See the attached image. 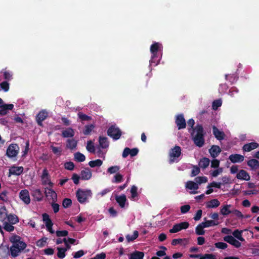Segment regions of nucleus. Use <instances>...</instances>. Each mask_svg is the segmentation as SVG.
Returning a JSON list of instances; mask_svg holds the SVG:
<instances>
[{"label": "nucleus", "instance_id": "nucleus-14", "mask_svg": "<svg viewBox=\"0 0 259 259\" xmlns=\"http://www.w3.org/2000/svg\"><path fill=\"white\" fill-rule=\"evenodd\" d=\"M236 178L238 180L248 181L250 180L249 174L245 170L241 169L236 174Z\"/></svg>", "mask_w": 259, "mask_h": 259}, {"label": "nucleus", "instance_id": "nucleus-15", "mask_svg": "<svg viewBox=\"0 0 259 259\" xmlns=\"http://www.w3.org/2000/svg\"><path fill=\"white\" fill-rule=\"evenodd\" d=\"M115 199L121 208H124L128 205L126 197L124 194L116 196Z\"/></svg>", "mask_w": 259, "mask_h": 259}, {"label": "nucleus", "instance_id": "nucleus-47", "mask_svg": "<svg viewBox=\"0 0 259 259\" xmlns=\"http://www.w3.org/2000/svg\"><path fill=\"white\" fill-rule=\"evenodd\" d=\"M202 224L203 225V227H204V228H207L211 226H215L218 224V223H215L214 221L212 220H208L202 223Z\"/></svg>", "mask_w": 259, "mask_h": 259}, {"label": "nucleus", "instance_id": "nucleus-61", "mask_svg": "<svg viewBox=\"0 0 259 259\" xmlns=\"http://www.w3.org/2000/svg\"><path fill=\"white\" fill-rule=\"evenodd\" d=\"M64 167L66 169L71 170L73 169L74 165L73 162H67L64 164Z\"/></svg>", "mask_w": 259, "mask_h": 259}, {"label": "nucleus", "instance_id": "nucleus-27", "mask_svg": "<svg viewBox=\"0 0 259 259\" xmlns=\"http://www.w3.org/2000/svg\"><path fill=\"white\" fill-rule=\"evenodd\" d=\"M92 176L91 171L89 169H85L81 171L80 179L84 180H90Z\"/></svg>", "mask_w": 259, "mask_h": 259}, {"label": "nucleus", "instance_id": "nucleus-60", "mask_svg": "<svg viewBox=\"0 0 259 259\" xmlns=\"http://www.w3.org/2000/svg\"><path fill=\"white\" fill-rule=\"evenodd\" d=\"M78 117L82 120H90L91 119V117L85 114H83L82 113L79 112L78 113Z\"/></svg>", "mask_w": 259, "mask_h": 259}, {"label": "nucleus", "instance_id": "nucleus-24", "mask_svg": "<svg viewBox=\"0 0 259 259\" xmlns=\"http://www.w3.org/2000/svg\"><path fill=\"white\" fill-rule=\"evenodd\" d=\"M220 205V201L217 199H213L205 203V206L207 208H214Z\"/></svg>", "mask_w": 259, "mask_h": 259}, {"label": "nucleus", "instance_id": "nucleus-16", "mask_svg": "<svg viewBox=\"0 0 259 259\" xmlns=\"http://www.w3.org/2000/svg\"><path fill=\"white\" fill-rule=\"evenodd\" d=\"M19 197L25 203L29 204L30 202L29 193L28 190L25 189L21 190L19 193Z\"/></svg>", "mask_w": 259, "mask_h": 259}, {"label": "nucleus", "instance_id": "nucleus-50", "mask_svg": "<svg viewBox=\"0 0 259 259\" xmlns=\"http://www.w3.org/2000/svg\"><path fill=\"white\" fill-rule=\"evenodd\" d=\"M232 214L238 219H242L244 218V215L239 210L236 209H233Z\"/></svg>", "mask_w": 259, "mask_h": 259}, {"label": "nucleus", "instance_id": "nucleus-33", "mask_svg": "<svg viewBox=\"0 0 259 259\" xmlns=\"http://www.w3.org/2000/svg\"><path fill=\"white\" fill-rule=\"evenodd\" d=\"M144 253L140 251H135L130 255L129 259H143Z\"/></svg>", "mask_w": 259, "mask_h": 259}, {"label": "nucleus", "instance_id": "nucleus-21", "mask_svg": "<svg viewBox=\"0 0 259 259\" xmlns=\"http://www.w3.org/2000/svg\"><path fill=\"white\" fill-rule=\"evenodd\" d=\"M229 159L232 163H239L244 159V156L240 154H231L229 156Z\"/></svg>", "mask_w": 259, "mask_h": 259}, {"label": "nucleus", "instance_id": "nucleus-25", "mask_svg": "<svg viewBox=\"0 0 259 259\" xmlns=\"http://www.w3.org/2000/svg\"><path fill=\"white\" fill-rule=\"evenodd\" d=\"M45 194L46 196L52 199L53 201H55L57 199V194L56 192L49 188H46L45 189Z\"/></svg>", "mask_w": 259, "mask_h": 259}, {"label": "nucleus", "instance_id": "nucleus-34", "mask_svg": "<svg viewBox=\"0 0 259 259\" xmlns=\"http://www.w3.org/2000/svg\"><path fill=\"white\" fill-rule=\"evenodd\" d=\"M243 230H235L233 233L232 234L234 238H237L240 241H244V239L242 236V233H243Z\"/></svg>", "mask_w": 259, "mask_h": 259}, {"label": "nucleus", "instance_id": "nucleus-10", "mask_svg": "<svg viewBox=\"0 0 259 259\" xmlns=\"http://www.w3.org/2000/svg\"><path fill=\"white\" fill-rule=\"evenodd\" d=\"M186 188L190 190V193L196 194L199 188L198 184L193 181H188L186 183Z\"/></svg>", "mask_w": 259, "mask_h": 259}, {"label": "nucleus", "instance_id": "nucleus-17", "mask_svg": "<svg viewBox=\"0 0 259 259\" xmlns=\"http://www.w3.org/2000/svg\"><path fill=\"white\" fill-rule=\"evenodd\" d=\"M138 188L135 185L131 187L130 189L131 195L129 198L132 201H137L139 199Z\"/></svg>", "mask_w": 259, "mask_h": 259}, {"label": "nucleus", "instance_id": "nucleus-41", "mask_svg": "<svg viewBox=\"0 0 259 259\" xmlns=\"http://www.w3.org/2000/svg\"><path fill=\"white\" fill-rule=\"evenodd\" d=\"M199 259H217V255L213 253L200 254Z\"/></svg>", "mask_w": 259, "mask_h": 259}, {"label": "nucleus", "instance_id": "nucleus-46", "mask_svg": "<svg viewBox=\"0 0 259 259\" xmlns=\"http://www.w3.org/2000/svg\"><path fill=\"white\" fill-rule=\"evenodd\" d=\"M2 72L3 73L4 78L6 80H11L12 79L13 73L11 71L4 70Z\"/></svg>", "mask_w": 259, "mask_h": 259}, {"label": "nucleus", "instance_id": "nucleus-13", "mask_svg": "<svg viewBox=\"0 0 259 259\" xmlns=\"http://www.w3.org/2000/svg\"><path fill=\"white\" fill-rule=\"evenodd\" d=\"M224 240L236 248L240 247L241 245L239 241L237 240L233 236L231 235L225 236L224 237Z\"/></svg>", "mask_w": 259, "mask_h": 259}, {"label": "nucleus", "instance_id": "nucleus-51", "mask_svg": "<svg viewBox=\"0 0 259 259\" xmlns=\"http://www.w3.org/2000/svg\"><path fill=\"white\" fill-rule=\"evenodd\" d=\"M87 149L90 152L94 153L95 152V146L92 141H89L88 142Z\"/></svg>", "mask_w": 259, "mask_h": 259}, {"label": "nucleus", "instance_id": "nucleus-43", "mask_svg": "<svg viewBox=\"0 0 259 259\" xmlns=\"http://www.w3.org/2000/svg\"><path fill=\"white\" fill-rule=\"evenodd\" d=\"M139 235V233L137 231H135L133 235L128 234L126 236V239L128 242L132 241L135 240Z\"/></svg>", "mask_w": 259, "mask_h": 259}, {"label": "nucleus", "instance_id": "nucleus-1", "mask_svg": "<svg viewBox=\"0 0 259 259\" xmlns=\"http://www.w3.org/2000/svg\"><path fill=\"white\" fill-rule=\"evenodd\" d=\"M10 241L13 244L10 248V251L13 257L19 255L27 246L26 244L21 240L20 237L13 235L10 238Z\"/></svg>", "mask_w": 259, "mask_h": 259}, {"label": "nucleus", "instance_id": "nucleus-49", "mask_svg": "<svg viewBox=\"0 0 259 259\" xmlns=\"http://www.w3.org/2000/svg\"><path fill=\"white\" fill-rule=\"evenodd\" d=\"M47 238L46 237H44L39 239L36 242L37 246L39 247H42L45 246L47 244Z\"/></svg>", "mask_w": 259, "mask_h": 259}, {"label": "nucleus", "instance_id": "nucleus-28", "mask_svg": "<svg viewBox=\"0 0 259 259\" xmlns=\"http://www.w3.org/2000/svg\"><path fill=\"white\" fill-rule=\"evenodd\" d=\"M221 150L218 146L213 145L209 149V153L211 156L214 158L217 157L221 152Z\"/></svg>", "mask_w": 259, "mask_h": 259}, {"label": "nucleus", "instance_id": "nucleus-8", "mask_svg": "<svg viewBox=\"0 0 259 259\" xmlns=\"http://www.w3.org/2000/svg\"><path fill=\"white\" fill-rule=\"evenodd\" d=\"M189 224L188 222H184L175 225L172 228L169 230L170 233H177L182 229H186L188 228Z\"/></svg>", "mask_w": 259, "mask_h": 259}, {"label": "nucleus", "instance_id": "nucleus-20", "mask_svg": "<svg viewBox=\"0 0 259 259\" xmlns=\"http://www.w3.org/2000/svg\"><path fill=\"white\" fill-rule=\"evenodd\" d=\"M8 211L6 207H2L0 208V230H1V224L7 221L8 217Z\"/></svg>", "mask_w": 259, "mask_h": 259}, {"label": "nucleus", "instance_id": "nucleus-45", "mask_svg": "<svg viewBox=\"0 0 259 259\" xmlns=\"http://www.w3.org/2000/svg\"><path fill=\"white\" fill-rule=\"evenodd\" d=\"M119 169L120 167L117 165L112 166L108 168L107 172L110 174H117Z\"/></svg>", "mask_w": 259, "mask_h": 259}, {"label": "nucleus", "instance_id": "nucleus-38", "mask_svg": "<svg viewBox=\"0 0 259 259\" xmlns=\"http://www.w3.org/2000/svg\"><path fill=\"white\" fill-rule=\"evenodd\" d=\"M57 256L60 259L64 258L65 256V252L67 250V248L57 247Z\"/></svg>", "mask_w": 259, "mask_h": 259}, {"label": "nucleus", "instance_id": "nucleus-5", "mask_svg": "<svg viewBox=\"0 0 259 259\" xmlns=\"http://www.w3.org/2000/svg\"><path fill=\"white\" fill-rule=\"evenodd\" d=\"M108 135L113 139L117 140L120 138L121 132L118 127L112 126L108 130Z\"/></svg>", "mask_w": 259, "mask_h": 259}, {"label": "nucleus", "instance_id": "nucleus-32", "mask_svg": "<svg viewBox=\"0 0 259 259\" xmlns=\"http://www.w3.org/2000/svg\"><path fill=\"white\" fill-rule=\"evenodd\" d=\"M213 133L215 138L218 140H222L224 138V134L223 132L219 131L215 126L213 127Z\"/></svg>", "mask_w": 259, "mask_h": 259}, {"label": "nucleus", "instance_id": "nucleus-62", "mask_svg": "<svg viewBox=\"0 0 259 259\" xmlns=\"http://www.w3.org/2000/svg\"><path fill=\"white\" fill-rule=\"evenodd\" d=\"M56 233L58 237H64L68 235V232L66 230L57 231Z\"/></svg>", "mask_w": 259, "mask_h": 259}, {"label": "nucleus", "instance_id": "nucleus-56", "mask_svg": "<svg viewBox=\"0 0 259 259\" xmlns=\"http://www.w3.org/2000/svg\"><path fill=\"white\" fill-rule=\"evenodd\" d=\"M71 203L72 201L71 199L68 198H65L63 201L62 205L64 208H67L70 206Z\"/></svg>", "mask_w": 259, "mask_h": 259}, {"label": "nucleus", "instance_id": "nucleus-31", "mask_svg": "<svg viewBox=\"0 0 259 259\" xmlns=\"http://www.w3.org/2000/svg\"><path fill=\"white\" fill-rule=\"evenodd\" d=\"M74 135V131L71 128H67L62 131V135L64 138L72 137Z\"/></svg>", "mask_w": 259, "mask_h": 259}, {"label": "nucleus", "instance_id": "nucleus-37", "mask_svg": "<svg viewBox=\"0 0 259 259\" xmlns=\"http://www.w3.org/2000/svg\"><path fill=\"white\" fill-rule=\"evenodd\" d=\"M210 163L209 159L207 158H203L200 160L199 166L203 168L207 167Z\"/></svg>", "mask_w": 259, "mask_h": 259}, {"label": "nucleus", "instance_id": "nucleus-9", "mask_svg": "<svg viewBox=\"0 0 259 259\" xmlns=\"http://www.w3.org/2000/svg\"><path fill=\"white\" fill-rule=\"evenodd\" d=\"M42 220L45 224L48 231H49L51 234L54 233L55 231L52 229L53 223L50 220L49 215L47 213H44L42 214Z\"/></svg>", "mask_w": 259, "mask_h": 259}, {"label": "nucleus", "instance_id": "nucleus-44", "mask_svg": "<svg viewBox=\"0 0 259 259\" xmlns=\"http://www.w3.org/2000/svg\"><path fill=\"white\" fill-rule=\"evenodd\" d=\"M0 200L5 202L9 201L8 192L7 191H4L0 194Z\"/></svg>", "mask_w": 259, "mask_h": 259}, {"label": "nucleus", "instance_id": "nucleus-18", "mask_svg": "<svg viewBox=\"0 0 259 259\" xmlns=\"http://www.w3.org/2000/svg\"><path fill=\"white\" fill-rule=\"evenodd\" d=\"M232 206L231 204H224L223 205L220 209V213L222 215L224 216L228 215L231 213H232Z\"/></svg>", "mask_w": 259, "mask_h": 259}, {"label": "nucleus", "instance_id": "nucleus-11", "mask_svg": "<svg viewBox=\"0 0 259 259\" xmlns=\"http://www.w3.org/2000/svg\"><path fill=\"white\" fill-rule=\"evenodd\" d=\"M41 179L43 185H48L49 187L53 186V183L51 181L49 172L46 169L43 170Z\"/></svg>", "mask_w": 259, "mask_h": 259}, {"label": "nucleus", "instance_id": "nucleus-26", "mask_svg": "<svg viewBox=\"0 0 259 259\" xmlns=\"http://www.w3.org/2000/svg\"><path fill=\"white\" fill-rule=\"evenodd\" d=\"M14 108V105L12 104H5L0 108V114L5 115L7 114L9 110H11Z\"/></svg>", "mask_w": 259, "mask_h": 259}, {"label": "nucleus", "instance_id": "nucleus-30", "mask_svg": "<svg viewBox=\"0 0 259 259\" xmlns=\"http://www.w3.org/2000/svg\"><path fill=\"white\" fill-rule=\"evenodd\" d=\"M247 165L251 169H256L259 167V161L255 159H251L247 161Z\"/></svg>", "mask_w": 259, "mask_h": 259}, {"label": "nucleus", "instance_id": "nucleus-58", "mask_svg": "<svg viewBox=\"0 0 259 259\" xmlns=\"http://www.w3.org/2000/svg\"><path fill=\"white\" fill-rule=\"evenodd\" d=\"M222 172H223V168H219L217 169H215V170L212 171L211 172V175L213 177H216L218 176H219V175H220L221 174H222Z\"/></svg>", "mask_w": 259, "mask_h": 259}, {"label": "nucleus", "instance_id": "nucleus-59", "mask_svg": "<svg viewBox=\"0 0 259 259\" xmlns=\"http://www.w3.org/2000/svg\"><path fill=\"white\" fill-rule=\"evenodd\" d=\"M1 88L5 92H7L9 90V84L6 81H4L0 84Z\"/></svg>", "mask_w": 259, "mask_h": 259}, {"label": "nucleus", "instance_id": "nucleus-4", "mask_svg": "<svg viewBox=\"0 0 259 259\" xmlns=\"http://www.w3.org/2000/svg\"><path fill=\"white\" fill-rule=\"evenodd\" d=\"M92 191L89 189H79L76 192V196L77 200L80 203H84L86 202L88 199L92 197Z\"/></svg>", "mask_w": 259, "mask_h": 259}, {"label": "nucleus", "instance_id": "nucleus-57", "mask_svg": "<svg viewBox=\"0 0 259 259\" xmlns=\"http://www.w3.org/2000/svg\"><path fill=\"white\" fill-rule=\"evenodd\" d=\"M222 101L221 100H217L214 101L212 103V108L214 110H217L218 107L222 105Z\"/></svg>", "mask_w": 259, "mask_h": 259}, {"label": "nucleus", "instance_id": "nucleus-22", "mask_svg": "<svg viewBox=\"0 0 259 259\" xmlns=\"http://www.w3.org/2000/svg\"><path fill=\"white\" fill-rule=\"evenodd\" d=\"M24 168L22 166H12L9 169V172L11 175L19 176L23 171Z\"/></svg>", "mask_w": 259, "mask_h": 259}, {"label": "nucleus", "instance_id": "nucleus-40", "mask_svg": "<svg viewBox=\"0 0 259 259\" xmlns=\"http://www.w3.org/2000/svg\"><path fill=\"white\" fill-rule=\"evenodd\" d=\"M103 162L100 159H96L95 160L91 161L89 163V165L91 167H95L96 166H100L102 165Z\"/></svg>", "mask_w": 259, "mask_h": 259}, {"label": "nucleus", "instance_id": "nucleus-53", "mask_svg": "<svg viewBox=\"0 0 259 259\" xmlns=\"http://www.w3.org/2000/svg\"><path fill=\"white\" fill-rule=\"evenodd\" d=\"M77 142L73 140H69L67 142V146L70 149H73L76 147Z\"/></svg>", "mask_w": 259, "mask_h": 259}, {"label": "nucleus", "instance_id": "nucleus-42", "mask_svg": "<svg viewBox=\"0 0 259 259\" xmlns=\"http://www.w3.org/2000/svg\"><path fill=\"white\" fill-rule=\"evenodd\" d=\"M74 159L77 161L82 162L85 160V157L83 154L77 152L74 154Z\"/></svg>", "mask_w": 259, "mask_h": 259}, {"label": "nucleus", "instance_id": "nucleus-7", "mask_svg": "<svg viewBox=\"0 0 259 259\" xmlns=\"http://www.w3.org/2000/svg\"><path fill=\"white\" fill-rule=\"evenodd\" d=\"M19 148L17 144H11L7 150V155L9 157H15L18 153Z\"/></svg>", "mask_w": 259, "mask_h": 259}, {"label": "nucleus", "instance_id": "nucleus-52", "mask_svg": "<svg viewBox=\"0 0 259 259\" xmlns=\"http://www.w3.org/2000/svg\"><path fill=\"white\" fill-rule=\"evenodd\" d=\"M195 180L196 183H198L199 185L201 184L206 183L207 182V178L205 177H198L196 178Z\"/></svg>", "mask_w": 259, "mask_h": 259}, {"label": "nucleus", "instance_id": "nucleus-35", "mask_svg": "<svg viewBox=\"0 0 259 259\" xmlns=\"http://www.w3.org/2000/svg\"><path fill=\"white\" fill-rule=\"evenodd\" d=\"M14 224H11L7 221L1 224V229L3 228L5 230L8 232H12L14 230Z\"/></svg>", "mask_w": 259, "mask_h": 259}, {"label": "nucleus", "instance_id": "nucleus-64", "mask_svg": "<svg viewBox=\"0 0 259 259\" xmlns=\"http://www.w3.org/2000/svg\"><path fill=\"white\" fill-rule=\"evenodd\" d=\"M51 148H52V151L53 152V153L54 154H56L58 156H59L61 155V148H58V147H56L54 146H52Z\"/></svg>", "mask_w": 259, "mask_h": 259}, {"label": "nucleus", "instance_id": "nucleus-12", "mask_svg": "<svg viewBox=\"0 0 259 259\" xmlns=\"http://www.w3.org/2000/svg\"><path fill=\"white\" fill-rule=\"evenodd\" d=\"M48 116V112L46 110H42L39 112L36 116V120L38 125L41 126L42 121L45 120Z\"/></svg>", "mask_w": 259, "mask_h": 259}, {"label": "nucleus", "instance_id": "nucleus-23", "mask_svg": "<svg viewBox=\"0 0 259 259\" xmlns=\"http://www.w3.org/2000/svg\"><path fill=\"white\" fill-rule=\"evenodd\" d=\"M258 144L255 142H252L245 144L242 149L244 152H250L252 150H254L257 148Z\"/></svg>", "mask_w": 259, "mask_h": 259}, {"label": "nucleus", "instance_id": "nucleus-39", "mask_svg": "<svg viewBox=\"0 0 259 259\" xmlns=\"http://www.w3.org/2000/svg\"><path fill=\"white\" fill-rule=\"evenodd\" d=\"M94 128H95V125L93 124L85 125L84 126V128L83 131V133L85 135H89L92 132V131L94 130Z\"/></svg>", "mask_w": 259, "mask_h": 259}, {"label": "nucleus", "instance_id": "nucleus-19", "mask_svg": "<svg viewBox=\"0 0 259 259\" xmlns=\"http://www.w3.org/2000/svg\"><path fill=\"white\" fill-rule=\"evenodd\" d=\"M176 123L179 129L184 128L186 127V121L184 116L182 114L178 115L176 117Z\"/></svg>", "mask_w": 259, "mask_h": 259}, {"label": "nucleus", "instance_id": "nucleus-6", "mask_svg": "<svg viewBox=\"0 0 259 259\" xmlns=\"http://www.w3.org/2000/svg\"><path fill=\"white\" fill-rule=\"evenodd\" d=\"M181 148L179 146H176L171 149L169 153V160L171 162L177 161V158L180 156Z\"/></svg>", "mask_w": 259, "mask_h": 259}, {"label": "nucleus", "instance_id": "nucleus-3", "mask_svg": "<svg viewBox=\"0 0 259 259\" xmlns=\"http://www.w3.org/2000/svg\"><path fill=\"white\" fill-rule=\"evenodd\" d=\"M203 127L200 125H197L193 130L192 137L195 144L198 147H202L204 143Z\"/></svg>", "mask_w": 259, "mask_h": 259}, {"label": "nucleus", "instance_id": "nucleus-54", "mask_svg": "<svg viewBox=\"0 0 259 259\" xmlns=\"http://www.w3.org/2000/svg\"><path fill=\"white\" fill-rule=\"evenodd\" d=\"M122 180H123L122 175L120 174L119 173H117L114 176V180L113 181V182L118 183L121 182L122 181Z\"/></svg>", "mask_w": 259, "mask_h": 259}, {"label": "nucleus", "instance_id": "nucleus-63", "mask_svg": "<svg viewBox=\"0 0 259 259\" xmlns=\"http://www.w3.org/2000/svg\"><path fill=\"white\" fill-rule=\"evenodd\" d=\"M190 209V206L189 205H185L181 207V211L182 213H186Z\"/></svg>", "mask_w": 259, "mask_h": 259}, {"label": "nucleus", "instance_id": "nucleus-29", "mask_svg": "<svg viewBox=\"0 0 259 259\" xmlns=\"http://www.w3.org/2000/svg\"><path fill=\"white\" fill-rule=\"evenodd\" d=\"M18 217L14 214H9L8 215L7 222L11 224H16L19 222Z\"/></svg>", "mask_w": 259, "mask_h": 259}, {"label": "nucleus", "instance_id": "nucleus-48", "mask_svg": "<svg viewBox=\"0 0 259 259\" xmlns=\"http://www.w3.org/2000/svg\"><path fill=\"white\" fill-rule=\"evenodd\" d=\"M202 224H200L197 226L196 228V233L197 235H203L205 233V231L203 230L204 227H203Z\"/></svg>", "mask_w": 259, "mask_h": 259}, {"label": "nucleus", "instance_id": "nucleus-55", "mask_svg": "<svg viewBox=\"0 0 259 259\" xmlns=\"http://www.w3.org/2000/svg\"><path fill=\"white\" fill-rule=\"evenodd\" d=\"M215 247L219 249H225L227 248L228 245L224 242H219L214 244Z\"/></svg>", "mask_w": 259, "mask_h": 259}, {"label": "nucleus", "instance_id": "nucleus-36", "mask_svg": "<svg viewBox=\"0 0 259 259\" xmlns=\"http://www.w3.org/2000/svg\"><path fill=\"white\" fill-rule=\"evenodd\" d=\"M99 145L102 148H107L109 146L107 138L100 137L99 138Z\"/></svg>", "mask_w": 259, "mask_h": 259}, {"label": "nucleus", "instance_id": "nucleus-2", "mask_svg": "<svg viewBox=\"0 0 259 259\" xmlns=\"http://www.w3.org/2000/svg\"><path fill=\"white\" fill-rule=\"evenodd\" d=\"M162 47L161 44L159 42H154L150 47V52L151 53V58L150 60V64H153L155 66L159 64L160 57L158 56V53L162 49Z\"/></svg>", "mask_w": 259, "mask_h": 259}]
</instances>
